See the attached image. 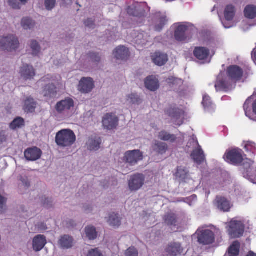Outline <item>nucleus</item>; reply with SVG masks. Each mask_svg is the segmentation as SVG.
Listing matches in <instances>:
<instances>
[{
  "instance_id": "obj_1",
  "label": "nucleus",
  "mask_w": 256,
  "mask_h": 256,
  "mask_svg": "<svg viewBox=\"0 0 256 256\" xmlns=\"http://www.w3.org/2000/svg\"><path fill=\"white\" fill-rule=\"evenodd\" d=\"M244 149L247 154L241 153V174L244 178L253 184H256V165L254 162L246 156H250L255 149V144L250 142H244Z\"/></svg>"
},
{
  "instance_id": "obj_2",
  "label": "nucleus",
  "mask_w": 256,
  "mask_h": 256,
  "mask_svg": "<svg viewBox=\"0 0 256 256\" xmlns=\"http://www.w3.org/2000/svg\"><path fill=\"white\" fill-rule=\"evenodd\" d=\"M76 136L73 131L69 129H64L56 133V142L62 147L70 146L74 144Z\"/></svg>"
},
{
  "instance_id": "obj_3",
  "label": "nucleus",
  "mask_w": 256,
  "mask_h": 256,
  "mask_svg": "<svg viewBox=\"0 0 256 256\" xmlns=\"http://www.w3.org/2000/svg\"><path fill=\"white\" fill-rule=\"evenodd\" d=\"M174 36L176 40L178 42L186 40L188 34L194 28V26L188 22H180L174 24Z\"/></svg>"
},
{
  "instance_id": "obj_4",
  "label": "nucleus",
  "mask_w": 256,
  "mask_h": 256,
  "mask_svg": "<svg viewBox=\"0 0 256 256\" xmlns=\"http://www.w3.org/2000/svg\"><path fill=\"white\" fill-rule=\"evenodd\" d=\"M19 42L14 35L0 37V48L3 50L12 51L18 48Z\"/></svg>"
},
{
  "instance_id": "obj_5",
  "label": "nucleus",
  "mask_w": 256,
  "mask_h": 256,
  "mask_svg": "<svg viewBox=\"0 0 256 256\" xmlns=\"http://www.w3.org/2000/svg\"><path fill=\"white\" fill-rule=\"evenodd\" d=\"M145 176L142 174L137 173L130 176L128 181V185L131 191H136L144 186Z\"/></svg>"
},
{
  "instance_id": "obj_6",
  "label": "nucleus",
  "mask_w": 256,
  "mask_h": 256,
  "mask_svg": "<svg viewBox=\"0 0 256 256\" xmlns=\"http://www.w3.org/2000/svg\"><path fill=\"white\" fill-rule=\"evenodd\" d=\"M191 146L195 148L198 146V148L193 150L190 156L198 164H201L204 160V156L200 146H198V142L196 140H194V139L190 140L187 146L190 148Z\"/></svg>"
},
{
  "instance_id": "obj_7",
  "label": "nucleus",
  "mask_w": 256,
  "mask_h": 256,
  "mask_svg": "<svg viewBox=\"0 0 256 256\" xmlns=\"http://www.w3.org/2000/svg\"><path fill=\"white\" fill-rule=\"evenodd\" d=\"M147 8L146 3L136 2L128 8V13L136 17H142L145 16L146 10Z\"/></svg>"
},
{
  "instance_id": "obj_8",
  "label": "nucleus",
  "mask_w": 256,
  "mask_h": 256,
  "mask_svg": "<svg viewBox=\"0 0 256 256\" xmlns=\"http://www.w3.org/2000/svg\"><path fill=\"white\" fill-rule=\"evenodd\" d=\"M224 160L234 165L240 163V151L238 148H232L227 150L224 156Z\"/></svg>"
},
{
  "instance_id": "obj_9",
  "label": "nucleus",
  "mask_w": 256,
  "mask_h": 256,
  "mask_svg": "<svg viewBox=\"0 0 256 256\" xmlns=\"http://www.w3.org/2000/svg\"><path fill=\"white\" fill-rule=\"evenodd\" d=\"M74 107V101L70 98H66L64 100L58 102L55 106V109L60 114L67 112Z\"/></svg>"
},
{
  "instance_id": "obj_10",
  "label": "nucleus",
  "mask_w": 256,
  "mask_h": 256,
  "mask_svg": "<svg viewBox=\"0 0 256 256\" xmlns=\"http://www.w3.org/2000/svg\"><path fill=\"white\" fill-rule=\"evenodd\" d=\"M142 159V155L139 150L128 151L124 154V160L131 166L135 165Z\"/></svg>"
},
{
  "instance_id": "obj_11",
  "label": "nucleus",
  "mask_w": 256,
  "mask_h": 256,
  "mask_svg": "<svg viewBox=\"0 0 256 256\" xmlns=\"http://www.w3.org/2000/svg\"><path fill=\"white\" fill-rule=\"evenodd\" d=\"M118 118L114 114H107L103 118L102 124L104 128L107 130H112L118 125Z\"/></svg>"
},
{
  "instance_id": "obj_12",
  "label": "nucleus",
  "mask_w": 256,
  "mask_h": 256,
  "mask_svg": "<svg viewBox=\"0 0 256 256\" xmlns=\"http://www.w3.org/2000/svg\"><path fill=\"white\" fill-rule=\"evenodd\" d=\"M198 242L204 245H207L212 244L214 240V232L209 230H206L201 231L198 234Z\"/></svg>"
},
{
  "instance_id": "obj_13",
  "label": "nucleus",
  "mask_w": 256,
  "mask_h": 256,
  "mask_svg": "<svg viewBox=\"0 0 256 256\" xmlns=\"http://www.w3.org/2000/svg\"><path fill=\"white\" fill-rule=\"evenodd\" d=\"M24 154L28 161H36L40 158L42 151L40 148L34 146L26 150Z\"/></svg>"
},
{
  "instance_id": "obj_14",
  "label": "nucleus",
  "mask_w": 256,
  "mask_h": 256,
  "mask_svg": "<svg viewBox=\"0 0 256 256\" xmlns=\"http://www.w3.org/2000/svg\"><path fill=\"white\" fill-rule=\"evenodd\" d=\"M102 144L101 138L97 136H91L89 137L86 142V149L91 152L98 150Z\"/></svg>"
},
{
  "instance_id": "obj_15",
  "label": "nucleus",
  "mask_w": 256,
  "mask_h": 256,
  "mask_svg": "<svg viewBox=\"0 0 256 256\" xmlns=\"http://www.w3.org/2000/svg\"><path fill=\"white\" fill-rule=\"evenodd\" d=\"M168 20L166 16L160 12H157L155 14L154 19V30L156 31H161L164 26L166 24Z\"/></svg>"
},
{
  "instance_id": "obj_16",
  "label": "nucleus",
  "mask_w": 256,
  "mask_h": 256,
  "mask_svg": "<svg viewBox=\"0 0 256 256\" xmlns=\"http://www.w3.org/2000/svg\"><path fill=\"white\" fill-rule=\"evenodd\" d=\"M94 86V82L91 78H84L79 82L78 88L81 92L86 94L90 92Z\"/></svg>"
},
{
  "instance_id": "obj_17",
  "label": "nucleus",
  "mask_w": 256,
  "mask_h": 256,
  "mask_svg": "<svg viewBox=\"0 0 256 256\" xmlns=\"http://www.w3.org/2000/svg\"><path fill=\"white\" fill-rule=\"evenodd\" d=\"M20 74L25 80L32 79L36 74L33 66L28 64H24L20 67Z\"/></svg>"
},
{
  "instance_id": "obj_18",
  "label": "nucleus",
  "mask_w": 256,
  "mask_h": 256,
  "mask_svg": "<svg viewBox=\"0 0 256 256\" xmlns=\"http://www.w3.org/2000/svg\"><path fill=\"white\" fill-rule=\"evenodd\" d=\"M215 88L217 92L226 91L230 89L229 83L226 80L224 74L222 72L217 77V80L215 84Z\"/></svg>"
},
{
  "instance_id": "obj_19",
  "label": "nucleus",
  "mask_w": 256,
  "mask_h": 256,
  "mask_svg": "<svg viewBox=\"0 0 256 256\" xmlns=\"http://www.w3.org/2000/svg\"><path fill=\"white\" fill-rule=\"evenodd\" d=\"M228 232L232 238H238L240 236V222L232 220L228 225Z\"/></svg>"
},
{
  "instance_id": "obj_20",
  "label": "nucleus",
  "mask_w": 256,
  "mask_h": 256,
  "mask_svg": "<svg viewBox=\"0 0 256 256\" xmlns=\"http://www.w3.org/2000/svg\"><path fill=\"white\" fill-rule=\"evenodd\" d=\"M74 242V238L71 236L65 234L60 237L58 241V244L62 249H68L73 246Z\"/></svg>"
},
{
  "instance_id": "obj_21",
  "label": "nucleus",
  "mask_w": 256,
  "mask_h": 256,
  "mask_svg": "<svg viewBox=\"0 0 256 256\" xmlns=\"http://www.w3.org/2000/svg\"><path fill=\"white\" fill-rule=\"evenodd\" d=\"M168 144L164 142L155 140L152 145V150L156 154H163L168 150Z\"/></svg>"
},
{
  "instance_id": "obj_22",
  "label": "nucleus",
  "mask_w": 256,
  "mask_h": 256,
  "mask_svg": "<svg viewBox=\"0 0 256 256\" xmlns=\"http://www.w3.org/2000/svg\"><path fill=\"white\" fill-rule=\"evenodd\" d=\"M38 103L32 97H26L24 100L23 109L27 113H32L35 111Z\"/></svg>"
},
{
  "instance_id": "obj_23",
  "label": "nucleus",
  "mask_w": 256,
  "mask_h": 256,
  "mask_svg": "<svg viewBox=\"0 0 256 256\" xmlns=\"http://www.w3.org/2000/svg\"><path fill=\"white\" fill-rule=\"evenodd\" d=\"M152 60L156 65L164 66L168 60V57L166 54L162 52H156L152 56Z\"/></svg>"
},
{
  "instance_id": "obj_24",
  "label": "nucleus",
  "mask_w": 256,
  "mask_h": 256,
  "mask_svg": "<svg viewBox=\"0 0 256 256\" xmlns=\"http://www.w3.org/2000/svg\"><path fill=\"white\" fill-rule=\"evenodd\" d=\"M182 248L180 243L174 242L169 244L166 249V252L170 256H176L180 254Z\"/></svg>"
},
{
  "instance_id": "obj_25",
  "label": "nucleus",
  "mask_w": 256,
  "mask_h": 256,
  "mask_svg": "<svg viewBox=\"0 0 256 256\" xmlns=\"http://www.w3.org/2000/svg\"><path fill=\"white\" fill-rule=\"evenodd\" d=\"M176 177L180 182H186L190 178L188 170L185 167L178 166L176 173Z\"/></svg>"
},
{
  "instance_id": "obj_26",
  "label": "nucleus",
  "mask_w": 256,
  "mask_h": 256,
  "mask_svg": "<svg viewBox=\"0 0 256 256\" xmlns=\"http://www.w3.org/2000/svg\"><path fill=\"white\" fill-rule=\"evenodd\" d=\"M194 56L200 60H204L210 54V50L206 48L196 47L194 50Z\"/></svg>"
},
{
  "instance_id": "obj_27",
  "label": "nucleus",
  "mask_w": 256,
  "mask_h": 256,
  "mask_svg": "<svg viewBox=\"0 0 256 256\" xmlns=\"http://www.w3.org/2000/svg\"><path fill=\"white\" fill-rule=\"evenodd\" d=\"M46 244V237L43 235L36 236L33 240V248L36 251L40 250Z\"/></svg>"
},
{
  "instance_id": "obj_28",
  "label": "nucleus",
  "mask_w": 256,
  "mask_h": 256,
  "mask_svg": "<svg viewBox=\"0 0 256 256\" xmlns=\"http://www.w3.org/2000/svg\"><path fill=\"white\" fill-rule=\"evenodd\" d=\"M146 87L150 91H155L159 87L158 79L154 76H149L146 78L145 82Z\"/></svg>"
},
{
  "instance_id": "obj_29",
  "label": "nucleus",
  "mask_w": 256,
  "mask_h": 256,
  "mask_svg": "<svg viewBox=\"0 0 256 256\" xmlns=\"http://www.w3.org/2000/svg\"><path fill=\"white\" fill-rule=\"evenodd\" d=\"M226 72L232 80H237L240 77V68L237 66L232 65L228 66Z\"/></svg>"
},
{
  "instance_id": "obj_30",
  "label": "nucleus",
  "mask_w": 256,
  "mask_h": 256,
  "mask_svg": "<svg viewBox=\"0 0 256 256\" xmlns=\"http://www.w3.org/2000/svg\"><path fill=\"white\" fill-rule=\"evenodd\" d=\"M114 54L116 59L125 60L129 56L128 50L124 46H120L115 49Z\"/></svg>"
},
{
  "instance_id": "obj_31",
  "label": "nucleus",
  "mask_w": 256,
  "mask_h": 256,
  "mask_svg": "<svg viewBox=\"0 0 256 256\" xmlns=\"http://www.w3.org/2000/svg\"><path fill=\"white\" fill-rule=\"evenodd\" d=\"M42 94L44 97L51 98L56 94V88L54 84H49L44 86L42 91Z\"/></svg>"
},
{
  "instance_id": "obj_32",
  "label": "nucleus",
  "mask_w": 256,
  "mask_h": 256,
  "mask_svg": "<svg viewBox=\"0 0 256 256\" xmlns=\"http://www.w3.org/2000/svg\"><path fill=\"white\" fill-rule=\"evenodd\" d=\"M217 206L219 210L223 212L229 211L231 205L230 202L224 198L217 197Z\"/></svg>"
},
{
  "instance_id": "obj_33",
  "label": "nucleus",
  "mask_w": 256,
  "mask_h": 256,
  "mask_svg": "<svg viewBox=\"0 0 256 256\" xmlns=\"http://www.w3.org/2000/svg\"><path fill=\"white\" fill-rule=\"evenodd\" d=\"M236 10L235 7L229 4L226 6L224 11V16L227 21H231L233 20L236 14Z\"/></svg>"
},
{
  "instance_id": "obj_34",
  "label": "nucleus",
  "mask_w": 256,
  "mask_h": 256,
  "mask_svg": "<svg viewBox=\"0 0 256 256\" xmlns=\"http://www.w3.org/2000/svg\"><path fill=\"white\" fill-rule=\"evenodd\" d=\"M35 25V21L29 17H24L22 20L21 26L25 30H32Z\"/></svg>"
},
{
  "instance_id": "obj_35",
  "label": "nucleus",
  "mask_w": 256,
  "mask_h": 256,
  "mask_svg": "<svg viewBox=\"0 0 256 256\" xmlns=\"http://www.w3.org/2000/svg\"><path fill=\"white\" fill-rule=\"evenodd\" d=\"M158 138L164 141H168L174 142L176 140V136L173 134H170L166 131L162 130L160 132L158 136Z\"/></svg>"
},
{
  "instance_id": "obj_36",
  "label": "nucleus",
  "mask_w": 256,
  "mask_h": 256,
  "mask_svg": "<svg viewBox=\"0 0 256 256\" xmlns=\"http://www.w3.org/2000/svg\"><path fill=\"white\" fill-rule=\"evenodd\" d=\"M108 222L110 226L118 228L121 224V218L118 214L112 213L110 215Z\"/></svg>"
},
{
  "instance_id": "obj_37",
  "label": "nucleus",
  "mask_w": 256,
  "mask_h": 256,
  "mask_svg": "<svg viewBox=\"0 0 256 256\" xmlns=\"http://www.w3.org/2000/svg\"><path fill=\"white\" fill-rule=\"evenodd\" d=\"M164 222L170 226H176L177 224V217L176 215L172 212L168 213L165 215L164 218Z\"/></svg>"
},
{
  "instance_id": "obj_38",
  "label": "nucleus",
  "mask_w": 256,
  "mask_h": 256,
  "mask_svg": "<svg viewBox=\"0 0 256 256\" xmlns=\"http://www.w3.org/2000/svg\"><path fill=\"white\" fill-rule=\"evenodd\" d=\"M244 14L248 18H254L256 16V6L253 5L248 6L244 10Z\"/></svg>"
},
{
  "instance_id": "obj_39",
  "label": "nucleus",
  "mask_w": 256,
  "mask_h": 256,
  "mask_svg": "<svg viewBox=\"0 0 256 256\" xmlns=\"http://www.w3.org/2000/svg\"><path fill=\"white\" fill-rule=\"evenodd\" d=\"M240 248V244L238 241H236L232 243L228 250V255L230 256H237L238 255Z\"/></svg>"
},
{
  "instance_id": "obj_40",
  "label": "nucleus",
  "mask_w": 256,
  "mask_h": 256,
  "mask_svg": "<svg viewBox=\"0 0 256 256\" xmlns=\"http://www.w3.org/2000/svg\"><path fill=\"white\" fill-rule=\"evenodd\" d=\"M85 232L87 237L90 240H94L97 238L98 232L94 226H86L85 228Z\"/></svg>"
},
{
  "instance_id": "obj_41",
  "label": "nucleus",
  "mask_w": 256,
  "mask_h": 256,
  "mask_svg": "<svg viewBox=\"0 0 256 256\" xmlns=\"http://www.w3.org/2000/svg\"><path fill=\"white\" fill-rule=\"evenodd\" d=\"M169 116L176 120L180 118L184 114V112L178 108H170L168 110Z\"/></svg>"
},
{
  "instance_id": "obj_42",
  "label": "nucleus",
  "mask_w": 256,
  "mask_h": 256,
  "mask_svg": "<svg viewBox=\"0 0 256 256\" xmlns=\"http://www.w3.org/2000/svg\"><path fill=\"white\" fill-rule=\"evenodd\" d=\"M126 102L130 104H139L142 100L136 94L132 93L126 96Z\"/></svg>"
},
{
  "instance_id": "obj_43",
  "label": "nucleus",
  "mask_w": 256,
  "mask_h": 256,
  "mask_svg": "<svg viewBox=\"0 0 256 256\" xmlns=\"http://www.w3.org/2000/svg\"><path fill=\"white\" fill-rule=\"evenodd\" d=\"M252 228V226L250 224L249 220H244L242 222H241V236L244 233L250 232V230Z\"/></svg>"
},
{
  "instance_id": "obj_44",
  "label": "nucleus",
  "mask_w": 256,
  "mask_h": 256,
  "mask_svg": "<svg viewBox=\"0 0 256 256\" xmlns=\"http://www.w3.org/2000/svg\"><path fill=\"white\" fill-rule=\"evenodd\" d=\"M30 46L33 56H37L40 52L41 48L36 40H30Z\"/></svg>"
},
{
  "instance_id": "obj_45",
  "label": "nucleus",
  "mask_w": 256,
  "mask_h": 256,
  "mask_svg": "<svg viewBox=\"0 0 256 256\" xmlns=\"http://www.w3.org/2000/svg\"><path fill=\"white\" fill-rule=\"evenodd\" d=\"M250 98L248 99L244 104V110L245 112V114L246 116L250 118H252V114L251 112V108H250Z\"/></svg>"
},
{
  "instance_id": "obj_46",
  "label": "nucleus",
  "mask_w": 256,
  "mask_h": 256,
  "mask_svg": "<svg viewBox=\"0 0 256 256\" xmlns=\"http://www.w3.org/2000/svg\"><path fill=\"white\" fill-rule=\"evenodd\" d=\"M24 124V120L21 118H18L14 119L10 124V127L12 129L14 130L17 128H20Z\"/></svg>"
},
{
  "instance_id": "obj_47",
  "label": "nucleus",
  "mask_w": 256,
  "mask_h": 256,
  "mask_svg": "<svg viewBox=\"0 0 256 256\" xmlns=\"http://www.w3.org/2000/svg\"><path fill=\"white\" fill-rule=\"evenodd\" d=\"M40 202L42 204L48 208H51L53 206L52 200L45 196H42L40 198Z\"/></svg>"
},
{
  "instance_id": "obj_48",
  "label": "nucleus",
  "mask_w": 256,
  "mask_h": 256,
  "mask_svg": "<svg viewBox=\"0 0 256 256\" xmlns=\"http://www.w3.org/2000/svg\"><path fill=\"white\" fill-rule=\"evenodd\" d=\"M20 182L19 184V187H24V188L27 189L30 186V182L26 176H20Z\"/></svg>"
},
{
  "instance_id": "obj_49",
  "label": "nucleus",
  "mask_w": 256,
  "mask_h": 256,
  "mask_svg": "<svg viewBox=\"0 0 256 256\" xmlns=\"http://www.w3.org/2000/svg\"><path fill=\"white\" fill-rule=\"evenodd\" d=\"M250 70L248 66L246 64L241 65V80L244 78H246L250 74Z\"/></svg>"
},
{
  "instance_id": "obj_50",
  "label": "nucleus",
  "mask_w": 256,
  "mask_h": 256,
  "mask_svg": "<svg viewBox=\"0 0 256 256\" xmlns=\"http://www.w3.org/2000/svg\"><path fill=\"white\" fill-rule=\"evenodd\" d=\"M85 26L89 29L93 30L96 28L94 20L92 18H88L84 20Z\"/></svg>"
},
{
  "instance_id": "obj_51",
  "label": "nucleus",
  "mask_w": 256,
  "mask_h": 256,
  "mask_svg": "<svg viewBox=\"0 0 256 256\" xmlns=\"http://www.w3.org/2000/svg\"><path fill=\"white\" fill-rule=\"evenodd\" d=\"M56 0H45L44 6L48 10H52L56 6Z\"/></svg>"
},
{
  "instance_id": "obj_52",
  "label": "nucleus",
  "mask_w": 256,
  "mask_h": 256,
  "mask_svg": "<svg viewBox=\"0 0 256 256\" xmlns=\"http://www.w3.org/2000/svg\"><path fill=\"white\" fill-rule=\"evenodd\" d=\"M202 104L205 109L209 108L212 104L210 96L206 95L204 96Z\"/></svg>"
},
{
  "instance_id": "obj_53",
  "label": "nucleus",
  "mask_w": 256,
  "mask_h": 256,
  "mask_svg": "<svg viewBox=\"0 0 256 256\" xmlns=\"http://www.w3.org/2000/svg\"><path fill=\"white\" fill-rule=\"evenodd\" d=\"M87 256H103L101 252L98 248H92L90 250Z\"/></svg>"
},
{
  "instance_id": "obj_54",
  "label": "nucleus",
  "mask_w": 256,
  "mask_h": 256,
  "mask_svg": "<svg viewBox=\"0 0 256 256\" xmlns=\"http://www.w3.org/2000/svg\"><path fill=\"white\" fill-rule=\"evenodd\" d=\"M126 256H138V252L134 248L130 247L126 250Z\"/></svg>"
},
{
  "instance_id": "obj_55",
  "label": "nucleus",
  "mask_w": 256,
  "mask_h": 256,
  "mask_svg": "<svg viewBox=\"0 0 256 256\" xmlns=\"http://www.w3.org/2000/svg\"><path fill=\"white\" fill-rule=\"evenodd\" d=\"M8 4L14 9H20V3L17 0H8Z\"/></svg>"
},
{
  "instance_id": "obj_56",
  "label": "nucleus",
  "mask_w": 256,
  "mask_h": 256,
  "mask_svg": "<svg viewBox=\"0 0 256 256\" xmlns=\"http://www.w3.org/2000/svg\"><path fill=\"white\" fill-rule=\"evenodd\" d=\"M90 60L94 62H98L100 60V57L98 54L94 52H90L88 54Z\"/></svg>"
},
{
  "instance_id": "obj_57",
  "label": "nucleus",
  "mask_w": 256,
  "mask_h": 256,
  "mask_svg": "<svg viewBox=\"0 0 256 256\" xmlns=\"http://www.w3.org/2000/svg\"><path fill=\"white\" fill-rule=\"evenodd\" d=\"M135 41L136 42H139L140 44H144L148 42V40L146 38H144V36L142 34H140L136 38Z\"/></svg>"
},
{
  "instance_id": "obj_58",
  "label": "nucleus",
  "mask_w": 256,
  "mask_h": 256,
  "mask_svg": "<svg viewBox=\"0 0 256 256\" xmlns=\"http://www.w3.org/2000/svg\"><path fill=\"white\" fill-rule=\"evenodd\" d=\"M60 4L61 7L66 8L72 4V0H59Z\"/></svg>"
},
{
  "instance_id": "obj_59",
  "label": "nucleus",
  "mask_w": 256,
  "mask_h": 256,
  "mask_svg": "<svg viewBox=\"0 0 256 256\" xmlns=\"http://www.w3.org/2000/svg\"><path fill=\"white\" fill-rule=\"evenodd\" d=\"M82 210L86 213H90L93 210V206L88 204H84L82 206Z\"/></svg>"
},
{
  "instance_id": "obj_60",
  "label": "nucleus",
  "mask_w": 256,
  "mask_h": 256,
  "mask_svg": "<svg viewBox=\"0 0 256 256\" xmlns=\"http://www.w3.org/2000/svg\"><path fill=\"white\" fill-rule=\"evenodd\" d=\"M168 83H172V84H182V80L181 79L171 78H168Z\"/></svg>"
},
{
  "instance_id": "obj_61",
  "label": "nucleus",
  "mask_w": 256,
  "mask_h": 256,
  "mask_svg": "<svg viewBox=\"0 0 256 256\" xmlns=\"http://www.w3.org/2000/svg\"><path fill=\"white\" fill-rule=\"evenodd\" d=\"M6 136L4 132H0V145L4 142H6Z\"/></svg>"
},
{
  "instance_id": "obj_62",
  "label": "nucleus",
  "mask_w": 256,
  "mask_h": 256,
  "mask_svg": "<svg viewBox=\"0 0 256 256\" xmlns=\"http://www.w3.org/2000/svg\"><path fill=\"white\" fill-rule=\"evenodd\" d=\"M38 228L40 230H45L48 229V228L44 223H40L38 225Z\"/></svg>"
},
{
  "instance_id": "obj_63",
  "label": "nucleus",
  "mask_w": 256,
  "mask_h": 256,
  "mask_svg": "<svg viewBox=\"0 0 256 256\" xmlns=\"http://www.w3.org/2000/svg\"><path fill=\"white\" fill-rule=\"evenodd\" d=\"M252 110L253 112L256 114V100L252 104Z\"/></svg>"
},
{
  "instance_id": "obj_64",
  "label": "nucleus",
  "mask_w": 256,
  "mask_h": 256,
  "mask_svg": "<svg viewBox=\"0 0 256 256\" xmlns=\"http://www.w3.org/2000/svg\"><path fill=\"white\" fill-rule=\"evenodd\" d=\"M247 256H256V254L252 252H250Z\"/></svg>"
}]
</instances>
